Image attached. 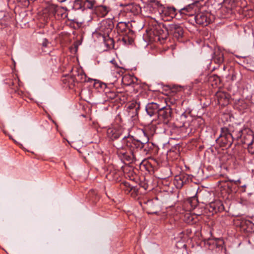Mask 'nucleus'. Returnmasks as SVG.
<instances>
[{"label": "nucleus", "mask_w": 254, "mask_h": 254, "mask_svg": "<svg viewBox=\"0 0 254 254\" xmlns=\"http://www.w3.org/2000/svg\"><path fill=\"white\" fill-rule=\"evenodd\" d=\"M159 14L161 19L164 21H170L173 18L177 19H180L178 11L176 12V9L174 7H165L161 3Z\"/></svg>", "instance_id": "6"}, {"label": "nucleus", "mask_w": 254, "mask_h": 254, "mask_svg": "<svg viewBox=\"0 0 254 254\" xmlns=\"http://www.w3.org/2000/svg\"><path fill=\"white\" fill-rule=\"evenodd\" d=\"M161 106L154 102L148 103L145 107L146 112L150 117L158 115Z\"/></svg>", "instance_id": "12"}, {"label": "nucleus", "mask_w": 254, "mask_h": 254, "mask_svg": "<svg viewBox=\"0 0 254 254\" xmlns=\"http://www.w3.org/2000/svg\"><path fill=\"white\" fill-rule=\"evenodd\" d=\"M48 44V41L46 39H44L42 43L43 47H47Z\"/></svg>", "instance_id": "39"}, {"label": "nucleus", "mask_w": 254, "mask_h": 254, "mask_svg": "<svg viewBox=\"0 0 254 254\" xmlns=\"http://www.w3.org/2000/svg\"><path fill=\"white\" fill-rule=\"evenodd\" d=\"M96 3L95 0H74L72 8L74 10H81L92 9Z\"/></svg>", "instance_id": "8"}, {"label": "nucleus", "mask_w": 254, "mask_h": 254, "mask_svg": "<svg viewBox=\"0 0 254 254\" xmlns=\"http://www.w3.org/2000/svg\"><path fill=\"white\" fill-rule=\"evenodd\" d=\"M214 19V15L207 11L201 12L195 16L196 23L203 26H207L212 22Z\"/></svg>", "instance_id": "7"}, {"label": "nucleus", "mask_w": 254, "mask_h": 254, "mask_svg": "<svg viewBox=\"0 0 254 254\" xmlns=\"http://www.w3.org/2000/svg\"><path fill=\"white\" fill-rule=\"evenodd\" d=\"M127 27V24L125 22H119L117 25V28L119 32L126 31Z\"/></svg>", "instance_id": "29"}, {"label": "nucleus", "mask_w": 254, "mask_h": 254, "mask_svg": "<svg viewBox=\"0 0 254 254\" xmlns=\"http://www.w3.org/2000/svg\"><path fill=\"white\" fill-rule=\"evenodd\" d=\"M219 202H212L209 204V211L212 213H216L219 210V206L220 205Z\"/></svg>", "instance_id": "27"}, {"label": "nucleus", "mask_w": 254, "mask_h": 254, "mask_svg": "<svg viewBox=\"0 0 254 254\" xmlns=\"http://www.w3.org/2000/svg\"><path fill=\"white\" fill-rule=\"evenodd\" d=\"M122 189L127 194L129 193L131 191L132 186L127 182H124L122 183L121 185Z\"/></svg>", "instance_id": "28"}, {"label": "nucleus", "mask_w": 254, "mask_h": 254, "mask_svg": "<svg viewBox=\"0 0 254 254\" xmlns=\"http://www.w3.org/2000/svg\"><path fill=\"white\" fill-rule=\"evenodd\" d=\"M238 181H234L233 180H229L226 182V186L230 191H233L234 189V187L237 184Z\"/></svg>", "instance_id": "30"}, {"label": "nucleus", "mask_w": 254, "mask_h": 254, "mask_svg": "<svg viewBox=\"0 0 254 254\" xmlns=\"http://www.w3.org/2000/svg\"><path fill=\"white\" fill-rule=\"evenodd\" d=\"M174 181V183L177 189H181L185 184L181 180L177 178V176L175 177Z\"/></svg>", "instance_id": "35"}, {"label": "nucleus", "mask_w": 254, "mask_h": 254, "mask_svg": "<svg viewBox=\"0 0 254 254\" xmlns=\"http://www.w3.org/2000/svg\"><path fill=\"white\" fill-rule=\"evenodd\" d=\"M223 244V241L220 239H209L205 243V245L207 246L210 250L220 248L222 247Z\"/></svg>", "instance_id": "17"}, {"label": "nucleus", "mask_w": 254, "mask_h": 254, "mask_svg": "<svg viewBox=\"0 0 254 254\" xmlns=\"http://www.w3.org/2000/svg\"><path fill=\"white\" fill-rule=\"evenodd\" d=\"M182 117L183 118L184 117L185 118H186L187 117V116L186 115V114L184 112L182 114Z\"/></svg>", "instance_id": "40"}, {"label": "nucleus", "mask_w": 254, "mask_h": 254, "mask_svg": "<svg viewBox=\"0 0 254 254\" xmlns=\"http://www.w3.org/2000/svg\"><path fill=\"white\" fill-rule=\"evenodd\" d=\"M215 62L218 64H220L223 63L224 61L223 54L221 52H219L216 55L214 59Z\"/></svg>", "instance_id": "32"}, {"label": "nucleus", "mask_w": 254, "mask_h": 254, "mask_svg": "<svg viewBox=\"0 0 254 254\" xmlns=\"http://www.w3.org/2000/svg\"><path fill=\"white\" fill-rule=\"evenodd\" d=\"M62 81L64 84L67 85L69 88H72V86L74 85V82L75 81V76L74 75H66L63 76Z\"/></svg>", "instance_id": "22"}, {"label": "nucleus", "mask_w": 254, "mask_h": 254, "mask_svg": "<svg viewBox=\"0 0 254 254\" xmlns=\"http://www.w3.org/2000/svg\"><path fill=\"white\" fill-rule=\"evenodd\" d=\"M108 137L114 141L113 145L117 149H122L125 147L124 140L129 137H133L130 135L124 134V129L121 127H110L107 129Z\"/></svg>", "instance_id": "2"}, {"label": "nucleus", "mask_w": 254, "mask_h": 254, "mask_svg": "<svg viewBox=\"0 0 254 254\" xmlns=\"http://www.w3.org/2000/svg\"><path fill=\"white\" fill-rule=\"evenodd\" d=\"M75 79L76 81L80 82H89L90 80H93L90 78L87 79L86 74L82 71L78 73L76 76H75Z\"/></svg>", "instance_id": "26"}, {"label": "nucleus", "mask_w": 254, "mask_h": 254, "mask_svg": "<svg viewBox=\"0 0 254 254\" xmlns=\"http://www.w3.org/2000/svg\"><path fill=\"white\" fill-rule=\"evenodd\" d=\"M60 2H63L66 1V0H57Z\"/></svg>", "instance_id": "41"}, {"label": "nucleus", "mask_w": 254, "mask_h": 254, "mask_svg": "<svg viewBox=\"0 0 254 254\" xmlns=\"http://www.w3.org/2000/svg\"><path fill=\"white\" fill-rule=\"evenodd\" d=\"M243 187H246V186H245V185H244V186H243Z\"/></svg>", "instance_id": "46"}, {"label": "nucleus", "mask_w": 254, "mask_h": 254, "mask_svg": "<svg viewBox=\"0 0 254 254\" xmlns=\"http://www.w3.org/2000/svg\"><path fill=\"white\" fill-rule=\"evenodd\" d=\"M111 8L105 5H100L96 9L97 13L100 17H105L110 11Z\"/></svg>", "instance_id": "23"}, {"label": "nucleus", "mask_w": 254, "mask_h": 254, "mask_svg": "<svg viewBox=\"0 0 254 254\" xmlns=\"http://www.w3.org/2000/svg\"><path fill=\"white\" fill-rule=\"evenodd\" d=\"M244 131V133H246L247 134L244 136L242 141L243 143L245 144L248 146L251 143V142H252L254 140V136L251 130L245 129Z\"/></svg>", "instance_id": "21"}, {"label": "nucleus", "mask_w": 254, "mask_h": 254, "mask_svg": "<svg viewBox=\"0 0 254 254\" xmlns=\"http://www.w3.org/2000/svg\"><path fill=\"white\" fill-rule=\"evenodd\" d=\"M55 15L58 16L59 18H65L67 17V14L64 8L61 6L55 7Z\"/></svg>", "instance_id": "24"}, {"label": "nucleus", "mask_w": 254, "mask_h": 254, "mask_svg": "<svg viewBox=\"0 0 254 254\" xmlns=\"http://www.w3.org/2000/svg\"><path fill=\"white\" fill-rule=\"evenodd\" d=\"M155 205L152 199L144 201L142 207L143 209L145 210L148 214H157V211L155 210Z\"/></svg>", "instance_id": "18"}, {"label": "nucleus", "mask_w": 254, "mask_h": 254, "mask_svg": "<svg viewBox=\"0 0 254 254\" xmlns=\"http://www.w3.org/2000/svg\"><path fill=\"white\" fill-rule=\"evenodd\" d=\"M122 83L125 86H131L133 87H135V86L138 84L137 79L129 74H126L123 76Z\"/></svg>", "instance_id": "14"}, {"label": "nucleus", "mask_w": 254, "mask_h": 254, "mask_svg": "<svg viewBox=\"0 0 254 254\" xmlns=\"http://www.w3.org/2000/svg\"><path fill=\"white\" fill-rule=\"evenodd\" d=\"M105 94L107 98L110 100L114 99L119 95L118 93L114 91H106Z\"/></svg>", "instance_id": "33"}, {"label": "nucleus", "mask_w": 254, "mask_h": 254, "mask_svg": "<svg viewBox=\"0 0 254 254\" xmlns=\"http://www.w3.org/2000/svg\"><path fill=\"white\" fill-rule=\"evenodd\" d=\"M123 40L124 41L125 43H126V37H124L123 38Z\"/></svg>", "instance_id": "44"}, {"label": "nucleus", "mask_w": 254, "mask_h": 254, "mask_svg": "<svg viewBox=\"0 0 254 254\" xmlns=\"http://www.w3.org/2000/svg\"><path fill=\"white\" fill-rule=\"evenodd\" d=\"M94 86L96 88H98L99 87H101V88H103L104 87H106V85L105 83H101L99 81H96L95 80H94Z\"/></svg>", "instance_id": "37"}, {"label": "nucleus", "mask_w": 254, "mask_h": 254, "mask_svg": "<svg viewBox=\"0 0 254 254\" xmlns=\"http://www.w3.org/2000/svg\"><path fill=\"white\" fill-rule=\"evenodd\" d=\"M190 176L187 174L183 173L180 174V175L177 176V178L180 179L185 184L187 183L189 181Z\"/></svg>", "instance_id": "34"}, {"label": "nucleus", "mask_w": 254, "mask_h": 254, "mask_svg": "<svg viewBox=\"0 0 254 254\" xmlns=\"http://www.w3.org/2000/svg\"><path fill=\"white\" fill-rule=\"evenodd\" d=\"M109 41L111 42V43H113V39H111L110 38L108 37Z\"/></svg>", "instance_id": "42"}, {"label": "nucleus", "mask_w": 254, "mask_h": 254, "mask_svg": "<svg viewBox=\"0 0 254 254\" xmlns=\"http://www.w3.org/2000/svg\"><path fill=\"white\" fill-rule=\"evenodd\" d=\"M121 5L125 6L124 9L127 12L131 13L133 15L137 14L140 10V7L134 3L121 4Z\"/></svg>", "instance_id": "15"}, {"label": "nucleus", "mask_w": 254, "mask_h": 254, "mask_svg": "<svg viewBox=\"0 0 254 254\" xmlns=\"http://www.w3.org/2000/svg\"><path fill=\"white\" fill-rule=\"evenodd\" d=\"M160 6L161 3L159 1L152 0L150 1V3L144 7V9L149 14H153L156 13L157 11L158 12H159Z\"/></svg>", "instance_id": "13"}, {"label": "nucleus", "mask_w": 254, "mask_h": 254, "mask_svg": "<svg viewBox=\"0 0 254 254\" xmlns=\"http://www.w3.org/2000/svg\"><path fill=\"white\" fill-rule=\"evenodd\" d=\"M241 229L246 233H252L254 231V224L250 220L242 219L240 224Z\"/></svg>", "instance_id": "16"}, {"label": "nucleus", "mask_w": 254, "mask_h": 254, "mask_svg": "<svg viewBox=\"0 0 254 254\" xmlns=\"http://www.w3.org/2000/svg\"><path fill=\"white\" fill-rule=\"evenodd\" d=\"M216 97L219 104L225 105L229 102V95L226 92L219 91L216 93Z\"/></svg>", "instance_id": "19"}, {"label": "nucleus", "mask_w": 254, "mask_h": 254, "mask_svg": "<svg viewBox=\"0 0 254 254\" xmlns=\"http://www.w3.org/2000/svg\"><path fill=\"white\" fill-rule=\"evenodd\" d=\"M165 28L169 34L173 35V36L177 39L182 38L183 36V28L179 24H170L165 25Z\"/></svg>", "instance_id": "10"}, {"label": "nucleus", "mask_w": 254, "mask_h": 254, "mask_svg": "<svg viewBox=\"0 0 254 254\" xmlns=\"http://www.w3.org/2000/svg\"><path fill=\"white\" fill-rule=\"evenodd\" d=\"M145 137L144 141H141L135 139L133 137H129L124 140L125 146L128 149V152L125 151L122 149H117V153L120 158L124 162L128 163H142L143 159L141 157L139 151L144 147V145L148 141V138L146 136L144 131L141 129L139 130Z\"/></svg>", "instance_id": "1"}, {"label": "nucleus", "mask_w": 254, "mask_h": 254, "mask_svg": "<svg viewBox=\"0 0 254 254\" xmlns=\"http://www.w3.org/2000/svg\"><path fill=\"white\" fill-rule=\"evenodd\" d=\"M171 152H172L171 150H170V151H168L167 155H170V154L171 153Z\"/></svg>", "instance_id": "43"}, {"label": "nucleus", "mask_w": 254, "mask_h": 254, "mask_svg": "<svg viewBox=\"0 0 254 254\" xmlns=\"http://www.w3.org/2000/svg\"><path fill=\"white\" fill-rule=\"evenodd\" d=\"M244 129H240L237 131H233L231 133L227 127H222L219 137L216 139L218 143H221L222 145L231 146L234 139L238 140L244 134Z\"/></svg>", "instance_id": "3"}, {"label": "nucleus", "mask_w": 254, "mask_h": 254, "mask_svg": "<svg viewBox=\"0 0 254 254\" xmlns=\"http://www.w3.org/2000/svg\"><path fill=\"white\" fill-rule=\"evenodd\" d=\"M198 10V3L196 2H193L192 3L188 4L183 8H181L179 11V15L180 18H184L186 16H191L196 13Z\"/></svg>", "instance_id": "11"}, {"label": "nucleus", "mask_w": 254, "mask_h": 254, "mask_svg": "<svg viewBox=\"0 0 254 254\" xmlns=\"http://www.w3.org/2000/svg\"><path fill=\"white\" fill-rule=\"evenodd\" d=\"M137 192L138 189L135 187H132L131 191L130 192L131 196L132 197H135L137 194Z\"/></svg>", "instance_id": "38"}, {"label": "nucleus", "mask_w": 254, "mask_h": 254, "mask_svg": "<svg viewBox=\"0 0 254 254\" xmlns=\"http://www.w3.org/2000/svg\"><path fill=\"white\" fill-rule=\"evenodd\" d=\"M172 111L170 106L161 107L158 117L160 122L165 125H168L172 119Z\"/></svg>", "instance_id": "9"}, {"label": "nucleus", "mask_w": 254, "mask_h": 254, "mask_svg": "<svg viewBox=\"0 0 254 254\" xmlns=\"http://www.w3.org/2000/svg\"><path fill=\"white\" fill-rule=\"evenodd\" d=\"M114 27V24L112 18H107L103 20L98 24L96 32L99 35H102L104 39L109 37V34L111 32Z\"/></svg>", "instance_id": "5"}, {"label": "nucleus", "mask_w": 254, "mask_h": 254, "mask_svg": "<svg viewBox=\"0 0 254 254\" xmlns=\"http://www.w3.org/2000/svg\"><path fill=\"white\" fill-rule=\"evenodd\" d=\"M153 34L158 37V40L160 39H164L166 38L167 34L163 30L161 29L160 25L156 26L152 29Z\"/></svg>", "instance_id": "20"}, {"label": "nucleus", "mask_w": 254, "mask_h": 254, "mask_svg": "<svg viewBox=\"0 0 254 254\" xmlns=\"http://www.w3.org/2000/svg\"><path fill=\"white\" fill-rule=\"evenodd\" d=\"M120 174L118 171L115 170H111L107 174L106 178L111 181L117 182L118 181Z\"/></svg>", "instance_id": "25"}, {"label": "nucleus", "mask_w": 254, "mask_h": 254, "mask_svg": "<svg viewBox=\"0 0 254 254\" xmlns=\"http://www.w3.org/2000/svg\"><path fill=\"white\" fill-rule=\"evenodd\" d=\"M188 202L190 205L191 208L194 209L198 204L197 198L195 196L192 197L189 199Z\"/></svg>", "instance_id": "31"}, {"label": "nucleus", "mask_w": 254, "mask_h": 254, "mask_svg": "<svg viewBox=\"0 0 254 254\" xmlns=\"http://www.w3.org/2000/svg\"><path fill=\"white\" fill-rule=\"evenodd\" d=\"M234 0H229L228 2V0H222L219 3L214 1L212 5L216 9V12L221 14L223 18H227L232 13V9L236 6Z\"/></svg>", "instance_id": "4"}, {"label": "nucleus", "mask_w": 254, "mask_h": 254, "mask_svg": "<svg viewBox=\"0 0 254 254\" xmlns=\"http://www.w3.org/2000/svg\"><path fill=\"white\" fill-rule=\"evenodd\" d=\"M111 62L112 63H114V61L112 60V61H111Z\"/></svg>", "instance_id": "45"}, {"label": "nucleus", "mask_w": 254, "mask_h": 254, "mask_svg": "<svg viewBox=\"0 0 254 254\" xmlns=\"http://www.w3.org/2000/svg\"><path fill=\"white\" fill-rule=\"evenodd\" d=\"M248 150L251 154H254V140L248 145Z\"/></svg>", "instance_id": "36"}]
</instances>
